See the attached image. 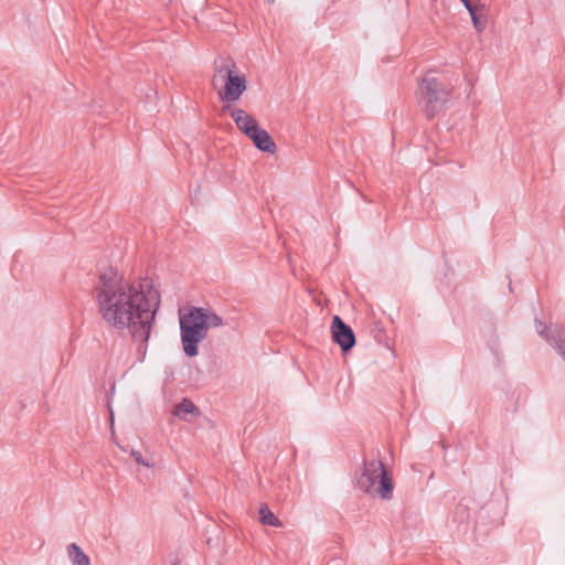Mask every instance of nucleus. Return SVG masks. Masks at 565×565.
<instances>
[{"label":"nucleus","mask_w":565,"mask_h":565,"mask_svg":"<svg viewBox=\"0 0 565 565\" xmlns=\"http://www.w3.org/2000/svg\"><path fill=\"white\" fill-rule=\"evenodd\" d=\"M97 313L103 322L119 332L129 331L140 342L139 353L145 354L160 297L148 279L129 280L117 269L102 270L92 289Z\"/></svg>","instance_id":"obj_1"},{"label":"nucleus","mask_w":565,"mask_h":565,"mask_svg":"<svg viewBox=\"0 0 565 565\" xmlns=\"http://www.w3.org/2000/svg\"><path fill=\"white\" fill-rule=\"evenodd\" d=\"M180 332L182 349L186 356L199 354V343L203 341L211 328L223 326V320L214 311L203 307H192L180 313Z\"/></svg>","instance_id":"obj_2"},{"label":"nucleus","mask_w":565,"mask_h":565,"mask_svg":"<svg viewBox=\"0 0 565 565\" xmlns=\"http://www.w3.org/2000/svg\"><path fill=\"white\" fill-rule=\"evenodd\" d=\"M235 63L232 60L220 58L214 62L215 73L212 76V85L218 92L220 98L226 102H236L247 88L246 77L235 73Z\"/></svg>","instance_id":"obj_3"},{"label":"nucleus","mask_w":565,"mask_h":565,"mask_svg":"<svg viewBox=\"0 0 565 565\" xmlns=\"http://www.w3.org/2000/svg\"><path fill=\"white\" fill-rule=\"evenodd\" d=\"M450 94L451 90L436 78L431 72H428L422 78L418 86V106L427 118H433L444 109Z\"/></svg>","instance_id":"obj_4"},{"label":"nucleus","mask_w":565,"mask_h":565,"mask_svg":"<svg viewBox=\"0 0 565 565\" xmlns=\"http://www.w3.org/2000/svg\"><path fill=\"white\" fill-rule=\"evenodd\" d=\"M356 487L371 495H380L382 499H391L393 493V480L379 460L364 461L363 470L356 478Z\"/></svg>","instance_id":"obj_5"},{"label":"nucleus","mask_w":565,"mask_h":565,"mask_svg":"<svg viewBox=\"0 0 565 565\" xmlns=\"http://www.w3.org/2000/svg\"><path fill=\"white\" fill-rule=\"evenodd\" d=\"M535 330L565 362V328L558 324L546 327L542 321L535 320Z\"/></svg>","instance_id":"obj_6"},{"label":"nucleus","mask_w":565,"mask_h":565,"mask_svg":"<svg viewBox=\"0 0 565 565\" xmlns=\"http://www.w3.org/2000/svg\"><path fill=\"white\" fill-rule=\"evenodd\" d=\"M332 338L343 352H348L355 344L353 330L345 324L339 316H334L331 324Z\"/></svg>","instance_id":"obj_7"},{"label":"nucleus","mask_w":565,"mask_h":565,"mask_svg":"<svg viewBox=\"0 0 565 565\" xmlns=\"http://www.w3.org/2000/svg\"><path fill=\"white\" fill-rule=\"evenodd\" d=\"M223 110H228L232 119L234 120L237 129L243 132L246 137L257 127H259L258 121L247 111L242 108L224 106Z\"/></svg>","instance_id":"obj_8"},{"label":"nucleus","mask_w":565,"mask_h":565,"mask_svg":"<svg viewBox=\"0 0 565 565\" xmlns=\"http://www.w3.org/2000/svg\"><path fill=\"white\" fill-rule=\"evenodd\" d=\"M247 138H249L254 146L260 151L273 154L277 150V146L270 135L260 127H257L255 130L248 134Z\"/></svg>","instance_id":"obj_9"},{"label":"nucleus","mask_w":565,"mask_h":565,"mask_svg":"<svg viewBox=\"0 0 565 565\" xmlns=\"http://www.w3.org/2000/svg\"><path fill=\"white\" fill-rule=\"evenodd\" d=\"M66 553L72 565H90L89 557L76 543H71L66 548Z\"/></svg>","instance_id":"obj_10"},{"label":"nucleus","mask_w":565,"mask_h":565,"mask_svg":"<svg viewBox=\"0 0 565 565\" xmlns=\"http://www.w3.org/2000/svg\"><path fill=\"white\" fill-rule=\"evenodd\" d=\"M259 522L264 525L279 527L281 526L280 520L269 510L266 504L259 508Z\"/></svg>","instance_id":"obj_11"},{"label":"nucleus","mask_w":565,"mask_h":565,"mask_svg":"<svg viewBox=\"0 0 565 565\" xmlns=\"http://www.w3.org/2000/svg\"><path fill=\"white\" fill-rule=\"evenodd\" d=\"M198 413V408L188 398H184L180 404H178L173 409V415L181 418L186 419V416L190 414Z\"/></svg>","instance_id":"obj_12"},{"label":"nucleus","mask_w":565,"mask_h":565,"mask_svg":"<svg viewBox=\"0 0 565 565\" xmlns=\"http://www.w3.org/2000/svg\"><path fill=\"white\" fill-rule=\"evenodd\" d=\"M478 8L472 9L469 11V14L471 17V21L473 24V28L477 32H482L486 29V21L481 20L480 15L478 14Z\"/></svg>","instance_id":"obj_13"},{"label":"nucleus","mask_w":565,"mask_h":565,"mask_svg":"<svg viewBox=\"0 0 565 565\" xmlns=\"http://www.w3.org/2000/svg\"><path fill=\"white\" fill-rule=\"evenodd\" d=\"M130 456L136 460V462L138 465L145 466V467H148V468H151V467L154 466L153 461H149V460L143 459L141 452L138 451V450L132 449L130 451Z\"/></svg>","instance_id":"obj_14"},{"label":"nucleus","mask_w":565,"mask_h":565,"mask_svg":"<svg viewBox=\"0 0 565 565\" xmlns=\"http://www.w3.org/2000/svg\"><path fill=\"white\" fill-rule=\"evenodd\" d=\"M462 2V4L465 6V8L469 11H471L472 9H475L476 7H473L470 2V0H460Z\"/></svg>","instance_id":"obj_15"},{"label":"nucleus","mask_w":565,"mask_h":565,"mask_svg":"<svg viewBox=\"0 0 565 565\" xmlns=\"http://www.w3.org/2000/svg\"><path fill=\"white\" fill-rule=\"evenodd\" d=\"M172 565H179V562H178L177 559H174V561L172 562Z\"/></svg>","instance_id":"obj_16"},{"label":"nucleus","mask_w":565,"mask_h":565,"mask_svg":"<svg viewBox=\"0 0 565 565\" xmlns=\"http://www.w3.org/2000/svg\"><path fill=\"white\" fill-rule=\"evenodd\" d=\"M110 422H114L113 413L110 414Z\"/></svg>","instance_id":"obj_17"}]
</instances>
